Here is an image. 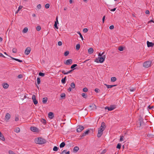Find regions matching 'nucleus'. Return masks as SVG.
Returning <instances> with one entry per match:
<instances>
[{
  "instance_id": "1",
  "label": "nucleus",
  "mask_w": 154,
  "mask_h": 154,
  "mask_svg": "<svg viewBox=\"0 0 154 154\" xmlns=\"http://www.w3.org/2000/svg\"><path fill=\"white\" fill-rule=\"evenodd\" d=\"M35 142L37 144H42L46 143V140L41 137H39L35 139Z\"/></svg>"
},
{
  "instance_id": "2",
  "label": "nucleus",
  "mask_w": 154,
  "mask_h": 154,
  "mask_svg": "<svg viewBox=\"0 0 154 154\" xmlns=\"http://www.w3.org/2000/svg\"><path fill=\"white\" fill-rule=\"evenodd\" d=\"M106 58V55H103L102 57H99L98 58H97L95 61L97 63H103L104 61Z\"/></svg>"
},
{
  "instance_id": "3",
  "label": "nucleus",
  "mask_w": 154,
  "mask_h": 154,
  "mask_svg": "<svg viewBox=\"0 0 154 154\" xmlns=\"http://www.w3.org/2000/svg\"><path fill=\"white\" fill-rule=\"evenodd\" d=\"M152 63V62L150 60L146 61L143 63V66L146 68H148L151 66Z\"/></svg>"
},
{
  "instance_id": "4",
  "label": "nucleus",
  "mask_w": 154,
  "mask_h": 154,
  "mask_svg": "<svg viewBox=\"0 0 154 154\" xmlns=\"http://www.w3.org/2000/svg\"><path fill=\"white\" fill-rule=\"evenodd\" d=\"M103 130L102 128H99L97 134L98 137H100L103 134Z\"/></svg>"
},
{
  "instance_id": "5",
  "label": "nucleus",
  "mask_w": 154,
  "mask_h": 154,
  "mask_svg": "<svg viewBox=\"0 0 154 154\" xmlns=\"http://www.w3.org/2000/svg\"><path fill=\"white\" fill-rule=\"evenodd\" d=\"M116 108V106L115 105H113L110 106L109 107H105V109H107L108 111H112L115 109Z\"/></svg>"
},
{
  "instance_id": "6",
  "label": "nucleus",
  "mask_w": 154,
  "mask_h": 154,
  "mask_svg": "<svg viewBox=\"0 0 154 154\" xmlns=\"http://www.w3.org/2000/svg\"><path fill=\"white\" fill-rule=\"evenodd\" d=\"M84 129L83 126L81 125H79L77 126V131L78 132H81Z\"/></svg>"
},
{
  "instance_id": "7",
  "label": "nucleus",
  "mask_w": 154,
  "mask_h": 154,
  "mask_svg": "<svg viewBox=\"0 0 154 154\" xmlns=\"http://www.w3.org/2000/svg\"><path fill=\"white\" fill-rule=\"evenodd\" d=\"M72 63V60L71 59H69L67 60L64 62V63L66 65H69L71 64Z\"/></svg>"
},
{
  "instance_id": "8",
  "label": "nucleus",
  "mask_w": 154,
  "mask_h": 154,
  "mask_svg": "<svg viewBox=\"0 0 154 154\" xmlns=\"http://www.w3.org/2000/svg\"><path fill=\"white\" fill-rule=\"evenodd\" d=\"M88 108L91 111L94 110L96 109V106L94 104H92V105L90 106Z\"/></svg>"
},
{
  "instance_id": "9",
  "label": "nucleus",
  "mask_w": 154,
  "mask_h": 154,
  "mask_svg": "<svg viewBox=\"0 0 154 154\" xmlns=\"http://www.w3.org/2000/svg\"><path fill=\"white\" fill-rule=\"evenodd\" d=\"M32 99L33 100V102L34 104L36 105L38 103V102L36 100V97L35 95H33L32 97Z\"/></svg>"
},
{
  "instance_id": "10",
  "label": "nucleus",
  "mask_w": 154,
  "mask_h": 154,
  "mask_svg": "<svg viewBox=\"0 0 154 154\" xmlns=\"http://www.w3.org/2000/svg\"><path fill=\"white\" fill-rule=\"evenodd\" d=\"M31 51V49L30 48L28 47L26 48L25 51V53L26 55H28Z\"/></svg>"
},
{
  "instance_id": "11",
  "label": "nucleus",
  "mask_w": 154,
  "mask_h": 154,
  "mask_svg": "<svg viewBox=\"0 0 154 154\" xmlns=\"http://www.w3.org/2000/svg\"><path fill=\"white\" fill-rule=\"evenodd\" d=\"M106 128V126L105 123L103 122H102L101 123V125L99 128H102V129L104 131Z\"/></svg>"
},
{
  "instance_id": "12",
  "label": "nucleus",
  "mask_w": 154,
  "mask_h": 154,
  "mask_svg": "<svg viewBox=\"0 0 154 154\" xmlns=\"http://www.w3.org/2000/svg\"><path fill=\"white\" fill-rule=\"evenodd\" d=\"M147 44L148 47H152L154 45V43L152 42H149L148 41H147Z\"/></svg>"
},
{
  "instance_id": "13",
  "label": "nucleus",
  "mask_w": 154,
  "mask_h": 154,
  "mask_svg": "<svg viewBox=\"0 0 154 154\" xmlns=\"http://www.w3.org/2000/svg\"><path fill=\"white\" fill-rule=\"evenodd\" d=\"M31 130L33 132H36L38 131V129L35 127L31 126L30 128Z\"/></svg>"
},
{
  "instance_id": "14",
  "label": "nucleus",
  "mask_w": 154,
  "mask_h": 154,
  "mask_svg": "<svg viewBox=\"0 0 154 154\" xmlns=\"http://www.w3.org/2000/svg\"><path fill=\"white\" fill-rule=\"evenodd\" d=\"M11 115L9 113H7L5 116L6 120V121H7L10 118Z\"/></svg>"
},
{
  "instance_id": "15",
  "label": "nucleus",
  "mask_w": 154,
  "mask_h": 154,
  "mask_svg": "<svg viewBox=\"0 0 154 154\" xmlns=\"http://www.w3.org/2000/svg\"><path fill=\"white\" fill-rule=\"evenodd\" d=\"M49 117L51 119H52L54 117V114L53 112H50L48 113Z\"/></svg>"
},
{
  "instance_id": "16",
  "label": "nucleus",
  "mask_w": 154,
  "mask_h": 154,
  "mask_svg": "<svg viewBox=\"0 0 154 154\" xmlns=\"http://www.w3.org/2000/svg\"><path fill=\"white\" fill-rule=\"evenodd\" d=\"M3 87L4 88H7L9 87V85L8 84L6 83H4L2 84Z\"/></svg>"
},
{
  "instance_id": "17",
  "label": "nucleus",
  "mask_w": 154,
  "mask_h": 154,
  "mask_svg": "<svg viewBox=\"0 0 154 154\" xmlns=\"http://www.w3.org/2000/svg\"><path fill=\"white\" fill-rule=\"evenodd\" d=\"M94 52V50L92 48H90L88 50V52L90 54H92Z\"/></svg>"
},
{
  "instance_id": "18",
  "label": "nucleus",
  "mask_w": 154,
  "mask_h": 154,
  "mask_svg": "<svg viewBox=\"0 0 154 154\" xmlns=\"http://www.w3.org/2000/svg\"><path fill=\"white\" fill-rule=\"evenodd\" d=\"M10 57L13 60H15L19 62H20V63H21L23 62V61L21 60H19V59H16V58H14V57H11V56H10Z\"/></svg>"
},
{
  "instance_id": "19",
  "label": "nucleus",
  "mask_w": 154,
  "mask_h": 154,
  "mask_svg": "<svg viewBox=\"0 0 154 154\" xmlns=\"http://www.w3.org/2000/svg\"><path fill=\"white\" fill-rule=\"evenodd\" d=\"M141 118H140V119H139V122H138L137 124V125L138 126V127H140L141 125Z\"/></svg>"
},
{
  "instance_id": "20",
  "label": "nucleus",
  "mask_w": 154,
  "mask_h": 154,
  "mask_svg": "<svg viewBox=\"0 0 154 154\" xmlns=\"http://www.w3.org/2000/svg\"><path fill=\"white\" fill-rule=\"evenodd\" d=\"M48 99L47 97H44L42 99V103H46Z\"/></svg>"
},
{
  "instance_id": "21",
  "label": "nucleus",
  "mask_w": 154,
  "mask_h": 154,
  "mask_svg": "<svg viewBox=\"0 0 154 154\" xmlns=\"http://www.w3.org/2000/svg\"><path fill=\"white\" fill-rule=\"evenodd\" d=\"M89 132V130H87L86 131L84 132L82 134V137H84V136H85L87 134H88Z\"/></svg>"
},
{
  "instance_id": "22",
  "label": "nucleus",
  "mask_w": 154,
  "mask_h": 154,
  "mask_svg": "<svg viewBox=\"0 0 154 154\" xmlns=\"http://www.w3.org/2000/svg\"><path fill=\"white\" fill-rule=\"evenodd\" d=\"M27 97L26 95L25 94H22L21 96V99L23 100L24 99H25Z\"/></svg>"
},
{
  "instance_id": "23",
  "label": "nucleus",
  "mask_w": 154,
  "mask_h": 154,
  "mask_svg": "<svg viewBox=\"0 0 154 154\" xmlns=\"http://www.w3.org/2000/svg\"><path fill=\"white\" fill-rule=\"evenodd\" d=\"M14 131L17 133L19 132L20 131V129L19 128L17 127L14 129Z\"/></svg>"
},
{
  "instance_id": "24",
  "label": "nucleus",
  "mask_w": 154,
  "mask_h": 154,
  "mask_svg": "<svg viewBox=\"0 0 154 154\" xmlns=\"http://www.w3.org/2000/svg\"><path fill=\"white\" fill-rule=\"evenodd\" d=\"M65 145V143L64 142H62L60 145V148L63 147Z\"/></svg>"
},
{
  "instance_id": "25",
  "label": "nucleus",
  "mask_w": 154,
  "mask_h": 154,
  "mask_svg": "<svg viewBox=\"0 0 154 154\" xmlns=\"http://www.w3.org/2000/svg\"><path fill=\"white\" fill-rule=\"evenodd\" d=\"M79 150V148L77 146L75 147L73 149V151H75L76 152H77V151H78Z\"/></svg>"
},
{
  "instance_id": "26",
  "label": "nucleus",
  "mask_w": 154,
  "mask_h": 154,
  "mask_svg": "<svg viewBox=\"0 0 154 154\" xmlns=\"http://www.w3.org/2000/svg\"><path fill=\"white\" fill-rule=\"evenodd\" d=\"M28 31V28L27 27H25L23 29V33H26Z\"/></svg>"
},
{
  "instance_id": "27",
  "label": "nucleus",
  "mask_w": 154,
  "mask_h": 154,
  "mask_svg": "<svg viewBox=\"0 0 154 154\" xmlns=\"http://www.w3.org/2000/svg\"><path fill=\"white\" fill-rule=\"evenodd\" d=\"M71 87L72 88H75V85L74 82H72L70 85Z\"/></svg>"
},
{
  "instance_id": "28",
  "label": "nucleus",
  "mask_w": 154,
  "mask_h": 154,
  "mask_svg": "<svg viewBox=\"0 0 154 154\" xmlns=\"http://www.w3.org/2000/svg\"><path fill=\"white\" fill-rule=\"evenodd\" d=\"M23 7L22 6L20 5L19 6V8H18V9L17 11L15 13L16 14H17L18 12L19 11V10H20V9H22L23 8Z\"/></svg>"
},
{
  "instance_id": "29",
  "label": "nucleus",
  "mask_w": 154,
  "mask_h": 154,
  "mask_svg": "<svg viewBox=\"0 0 154 154\" xmlns=\"http://www.w3.org/2000/svg\"><path fill=\"white\" fill-rule=\"evenodd\" d=\"M116 80V79L115 77H112L111 78V81L112 82H114Z\"/></svg>"
},
{
  "instance_id": "30",
  "label": "nucleus",
  "mask_w": 154,
  "mask_h": 154,
  "mask_svg": "<svg viewBox=\"0 0 154 154\" xmlns=\"http://www.w3.org/2000/svg\"><path fill=\"white\" fill-rule=\"evenodd\" d=\"M121 144L120 143H118L116 146V148L118 149H120L121 148Z\"/></svg>"
},
{
  "instance_id": "31",
  "label": "nucleus",
  "mask_w": 154,
  "mask_h": 154,
  "mask_svg": "<svg viewBox=\"0 0 154 154\" xmlns=\"http://www.w3.org/2000/svg\"><path fill=\"white\" fill-rule=\"evenodd\" d=\"M80 45L79 44H77L76 46V49L77 50H78L80 48Z\"/></svg>"
},
{
  "instance_id": "32",
  "label": "nucleus",
  "mask_w": 154,
  "mask_h": 154,
  "mask_svg": "<svg viewBox=\"0 0 154 154\" xmlns=\"http://www.w3.org/2000/svg\"><path fill=\"white\" fill-rule=\"evenodd\" d=\"M136 89L135 88H133V87H131L130 88V91L131 92H133L135 91Z\"/></svg>"
},
{
  "instance_id": "33",
  "label": "nucleus",
  "mask_w": 154,
  "mask_h": 154,
  "mask_svg": "<svg viewBox=\"0 0 154 154\" xmlns=\"http://www.w3.org/2000/svg\"><path fill=\"white\" fill-rule=\"evenodd\" d=\"M118 49L120 51H122L124 50V48L122 46H121L119 47Z\"/></svg>"
},
{
  "instance_id": "34",
  "label": "nucleus",
  "mask_w": 154,
  "mask_h": 154,
  "mask_svg": "<svg viewBox=\"0 0 154 154\" xmlns=\"http://www.w3.org/2000/svg\"><path fill=\"white\" fill-rule=\"evenodd\" d=\"M104 85H105L108 88H112V85H109L106 84H105Z\"/></svg>"
},
{
  "instance_id": "35",
  "label": "nucleus",
  "mask_w": 154,
  "mask_h": 154,
  "mask_svg": "<svg viewBox=\"0 0 154 154\" xmlns=\"http://www.w3.org/2000/svg\"><path fill=\"white\" fill-rule=\"evenodd\" d=\"M69 51H66V52H65L64 53V55L65 56H67L69 54Z\"/></svg>"
},
{
  "instance_id": "36",
  "label": "nucleus",
  "mask_w": 154,
  "mask_h": 154,
  "mask_svg": "<svg viewBox=\"0 0 154 154\" xmlns=\"http://www.w3.org/2000/svg\"><path fill=\"white\" fill-rule=\"evenodd\" d=\"M78 33L79 34L80 36V38H81V39L82 40H83V37L81 34V33L80 32H78Z\"/></svg>"
},
{
  "instance_id": "37",
  "label": "nucleus",
  "mask_w": 154,
  "mask_h": 154,
  "mask_svg": "<svg viewBox=\"0 0 154 154\" xmlns=\"http://www.w3.org/2000/svg\"><path fill=\"white\" fill-rule=\"evenodd\" d=\"M41 122L44 124H45L46 123V121L43 119H41Z\"/></svg>"
},
{
  "instance_id": "38",
  "label": "nucleus",
  "mask_w": 154,
  "mask_h": 154,
  "mask_svg": "<svg viewBox=\"0 0 154 154\" xmlns=\"http://www.w3.org/2000/svg\"><path fill=\"white\" fill-rule=\"evenodd\" d=\"M58 148L56 146H54L53 149V150L54 151H57L58 150Z\"/></svg>"
},
{
  "instance_id": "39",
  "label": "nucleus",
  "mask_w": 154,
  "mask_h": 154,
  "mask_svg": "<svg viewBox=\"0 0 154 154\" xmlns=\"http://www.w3.org/2000/svg\"><path fill=\"white\" fill-rule=\"evenodd\" d=\"M82 95L83 97H84L85 98H87V95L85 93H82Z\"/></svg>"
},
{
  "instance_id": "40",
  "label": "nucleus",
  "mask_w": 154,
  "mask_h": 154,
  "mask_svg": "<svg viewBox=\"0 0 154 154\" xmlns=\"http://www.w3.org/2000/svg\"><path fill=\"white\" fill-rule=\"evenodd\" d=\"M40 83V79L38 77L37 79V83L39 84Z\"/></svg>"
},
{
  "instance_id": "41",
  "label": "nucleus",
  "mask_w": 154,
  "mask_h": 154,
  "mask_svg": "<svg viewBox=\"0 0 154 154\" xmlns=\"http://www.w3.org/2000/svg\"><path fill=\"white\" fill-rule=\"evenodd\" d=\"M124 137L122 136H120V141H122L124 140Z\"/></svg>"
},
{
  "instance_id": "42",
  "label": "nucleus",
  "mask_w": 154,
  "mask_h": 154,
  "mask_svg": "<svg viewBox=\"0 0 154 154\" xmlns=\"http://www.w3.org/2000/svg\"><path fill=\"white\" fill-rule=\"evenodd\" d=\"M66 95L65 93H62L60 95V97L61 98L65 97Z\"/></svg>"
},
{
  "instance_id": "43",
  "label": "nucleus",
  "mask_w": 154,
  "mask_h": 154,
  "mask_svg": "<svg viewBox=\"0 0 154 154\" xmlns=\"http://www.w3.org/2000/svg\"><path fill=\"white\" fill-rule=\"evenodd\" d=\"M77 65L76 64H74L73 65H72L71 67V68L72 69L75 67L76 66H77Z\"/></svg>"
},
{
  "instance_id": "44",
  "label": "nucleus",
  "mask_w": 154,
  "mask_h": 154,
  "mask_svg": "<svg viewBox=\"0 0 154 154\" xmlns=\"http://www.w3.org/2000/svg\"><path fill=\"white\" fill-rule=\"evenodd\" d=\"M36 29L38 31H39L41 29V27L40 26H37Z\"/></svg>"
},
{
  "instance_id": "45",
  "label": "nucleus",
  "mask_w": 154,
  "mask_h": 154,
  "mask_svg": "<svg viewBox=\"0 0 154 154\" xmlns=\"http://www.w3.org/2000/svg\"><path fill=\"white\" fill-rule=\"evenodd\" d=\"M39 75L40 76H44L45 75V74L44 73L40 72L39 73Z\"/></svg>"
},
{
  "instance_id": "46",
  "label": "nucleus",
  "mask_w": 154,
  "mask_h": 154,
  "mask_svg": "<svg viewBox=\"0 0 154 154\" xmlns=\"http://www.w3.org/2000/svg\"><path fill=\"white\" fill-rule=\"evenodd\" d=\"M50 6V5L49 4H47L45 5V7L46 8H48Z\"/></svg>"
},
{
  "instance_id": "47",
  "label": "nucleus",
  "mask_w": 154,
  "mask_h": 154,
  "mask_svg": "<svg viewBox=\"0 0 154 154\" xmlns=\"http://www.w3.org/2000/svg\"><path fill=\"white\" fill-rule=\"evenodd\" d=\"M17 52V49L16 48H13L12 50V52L13 53H16Z\"/></svg>"
},
{
  "instance_id": "48",
  "label": "nucleus",
  "mask_w": 154,
  "mask_h": 154,
  "mask_svg": "<svg viewBox=\"0 0 154 154\" xmlns=\"http://www.w3.org/2000/svg\"><path fill=\"white\" fill-rule=\"evenodd\" d=\"M88 31V29L87 28H84L83 29V32L84 33L87 32Z\"/></svg>"
},
{
  "instance_id": "49",
  "label": "nucleus",
  "mask_w": 154,
  "mask_h": 154,
  "mask_svg": "<svg viewBox=\"0 0 154 154\" xmlns=\"http://www.w3.org/2000/svg\"><path fill=\"white\" fill-rule=\"evenodd\" d=\"M94 91L96 93H98L100 92V90L97 88H95L94 90Z\"/></svg>"
},
{
  "instance_id": "50",
  "label": "nucleus",
  "mask_w": 154,
  "mask_h": 154,
  "mask_svg": "<svg viewBox=\"0 0 154 154\" xmlns=\"http://www.w3.org/2000/svg\"><path fill=\"white\" fill-rule=\"evenodd\" d=\"M106 152V149H104L102 152L101 153V154H104Z\"/></svg>"
},
{
  "instance_id": "51",
  "label": "nucleus",
  "mask_w": 154,
  "mask_h": 154,
  "mask_svg": "<svg viewBox=\"0 0 154 154\" xmlns=\"http://www.w3.org/2000/svg\"><path fill=\"white\" fill-rule=\"evenodd\" d=\"M9 154H15V153L14 152L12 151L11 150H9Z\"/></svg>"
},
{
  "instance_id": "52",
  "label": "nucleus",
  "mask_w": 154,
  "mask_h": 154,
  "mask_svg": "<svg viewBox=\"0 0 154 154\" xmlns=\"http://www.w3.org/2000/svg\"><path fill=\"white\" fill-rule=\"evenodd\" d=\"M88 90V89L86 88H84L83 90V91L84 92H86Z\"/></svg>"
},
{
  "instance_id": "53",
  "label": "nucleus",
  "mask_w": 154,
  "mask_h": 154,
  "mask_svg": "<svg viewBox=\"0 0 154 154\" xmlns=\"http://www.w3.org/2000/svg\"><path fill=\"white\" fill-rule=\"evenodd\" d=\"M66 150H63L61 153V154H66Z\"/></svg>"
},
{
  "instance_id": "54",
  "label": "nucleus",
  "mask_w": 154,
  "mask_h": 154,
  "mask_svg": "<svg viewBox=\"0 0 154 154\" xmlns=\"http://www.w3.org/2000/svg\"><path fill=\"white\" fill-rule=\"evenodd\" d=\"M37 7L38 9H40L41 7V5L40 4H38L37 5Z\"/></svg>"
},
{
  "instance_id": "55",
  "label": "nucleus",
  "mask_w": 154,
  "mask_h": 154,
  "mask_svg": "<svg viewBox=\"0 0 154 154\" xmlns=\"http://www.w3.org/2000/svg\"><path fill=\"white\" fill-rule=\"evenodd\" d=\"M54 26L57 29H58V27L57 26V23H55Z\"/></svg>"
},
{
  "instance_id": "56",
  "label": "nucleus",
  "mask_w": 154,
  "mask_h": 154,
  "mask_svg": "<svg viewBox=\"0 0 154 154\" xmlns=\"http://www.w3.org/2000/svg\"><path fill=\"white\" fill-rule=\"evenodd\" d=\"M19 120L18 116H16L15 118V120L16 122L18 121Z\"/></svg>"
},
{
  "instance_id": "57",
  "label": "nucleus",
  "mask_w": 154,
  "mask_h": 154,
  "mask_svg": "<svg viewBox=\"0 0 154 154\" xmlns=\"http://www.w3.org/2000/svg\"><path fill=\"white\" fill-rule=\"evenodd\" d=\"M109 28L110 29H113L114 28V26L113 25H111L109 26Z\"/></svg>"
},
{
  "instance_id": "58",
  "label": "nucleus",
  "mask_w": 154,
  "mask_h": 154,
  "mask_svg": "<svg viewBox=\"0 0 154 154\" xmlns=\"http://www.w3.org/2000/svg\"><path fill=\"white\" fill-rule=\"evenodd\" d=\"M58 44L59 46H61L62 45V42L61 41H59L58 43Z\"/></svg>"
},
{
  "instance_id": "59",
  "label": "nucleus",
  "mask_w": 154,
  "mask_h": 154,
  "mask_svg": "<svg viewBox=\"0 0 154 154\" xmlns=\"http://www.w3.org/2000/svg\"><path fill=\"white\" fill-rule=\"evenodd\" d=\"M62 73L64 75H66L68 74L67 72H66L65 71L63 70L62 71Z\"/></svg>"
},
{
  "instance_id": "60",
  "label": "nucleus",
  "mask_w": 154,
  "mask_h": 154,
  "mask_svg": "<svg viewBox=\"0 0 154 154\" xmlns=\"http://www.w3.org/2000/svg\"><path fill=\"white\" fill-rule=\"evenodd\" d=\"M18 77L20 79L22 78L23 77V75L21 74L19 75H18Z\"/></svg>"
},
{
  "instance_id": "61",
  "label": "nucleus",
  "mask_w": 154,
  "mask_h": 154,
  "mask_svg": "<svg viewBox=\"0 0 154 154\" xmlns=\"http://www.w3.org/2000/svg\"><path fill=\"white\" fill-rule=\"evenodd\" d=\"M148 108L149 109H151L153 108H154V106H148Z\"/></svg>"
},
{
  "instance_id": "62",
  "label": "nucleus",
  "mask_w": 154,
  "mask_h": 154,
  "mask_svg": "<svg viewBox=\"0 0 154 154\" xmlns=\"http://www.w3.org/2000/svg\"><path fill=\"white\" fill-rule=\"evenodd\" d=\"M61 82L63 84H64L65 83V81L63 79H62L61 80Z\"/></svg>"
},
{
  "instance_id": "63",
  "label": "nucleus",
  "mask_w": 154,
  "mask_h": 154,
  "mask_svg": "<svg viewBox=\"0 0 154 154\" xmlns=\"http://www.w3.org/2000/svg\"><path fill=\"white\" fill-rule=\"evenodd\" d=\"M0 57H4V58L5 57L1 53H0Z\"/></svg>"
},
{
  "instance_id": "64",
  "label": "nucleus",
  "mask_w": 154,
  "mask_h": 154,
  "mask_svg": "<svg viewBox=\"0 0 154 154\" xmlns=\"http://www.w3.org/2000/svg\"><path fill=\"white\" fill-rule=\"evenodd\" d=\"M149 10H146V14H149Z\"/></svg>"
}]
</instances>
